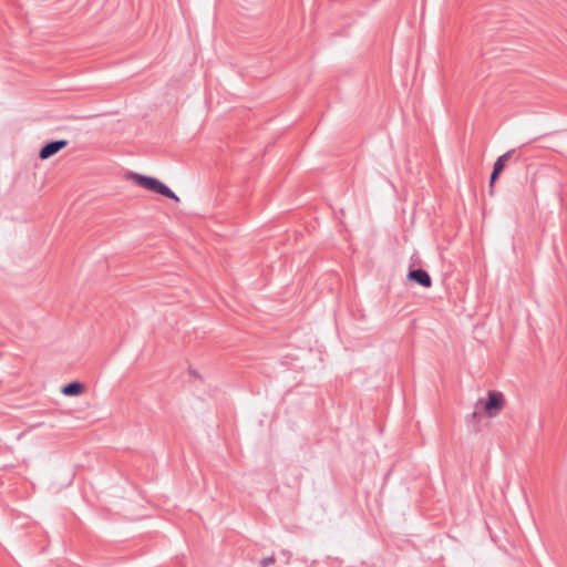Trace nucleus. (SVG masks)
Instances as JSON below:
<instances>
[{
	"label": "nucleus",
	"instance_id": "obj_4",
	"mask_svg": "<svg viewBox=\"0 0 567 567\" xmlns=\"http://www.w3.org/2000/svg\"><path fill=\"white\" fill-rule=\"evenodd\" d=\"M408 279L425 288H430L432 286V279L424 269H410L408 272Z\"/></svg>",
	"mask_w": 567,
	"mask_h": 567
},
{
	"label": "nucleus",
	"instance_id": "obj_7",
	"mask_svg": "<svg viewBox=\"0 0 567 567\" xmlns=\"http://www.w3.org/2000/svg\"><path fill=\"white\" fill-rule=\"evenodd\" d=\"M275 557L274 556H269V557H265L260 560V567H269L270 565H272L275 563Z\"/></svg>",
	"mask_w": 567,
	"mask_h": 567
},
{
	"label": "nucleus",
	"instance_id": "obj_1",
	"mask_svg": "<svg viewBox=\"0 0 567 567\" xmlns=\"http://www.w3.org/2000/svg\"><path fill=\"white\" fill-rule=\"evenodd\" d=\"M504 406V399L501 392L488 391L487 400H478L475 403L474 411L467 416V421L476 420L481 417L483 414H486L489 417L496 416Z\"/></svg>",
	"mask_w": 567,
	"mask_h": 567
},
{
	"label": "nucleus",
	"instance_id": "obj_5",
	"mask_svg": "<svg viewBox=\"0 0 567 567\" xmlns=\"http://www.w3.org/2000/svg\"><path fill=\"white\" fill-rule=\"evenodd\" d=\"M514 150L506 152L501 155L496 162L494 163L493 172L491 174L489 185L493 186L495 181L498 178L499 174L503 172L506 162L512 157Z\"/></svg>",
	"mask_w": 567,
	"mask_h": 567
},
{
	"label": "nucleus",
	"instance_id": "obj_3",
	"mask_svg": "<svg viewBox=\"0 0 567 567\" xmlns=\"http://www.w3.org/2000/svg\"><path fill=\"white\" fill-rule=\"evenodd\" d=\"M68 145L66 140H58V141H51L42 146V148L39 152V157L41 159H48L59 153L61 150H63Z\"/></svg>",
	"mask_w": 567,
	"mask_h": 567
},
{
	"label": "nucleus",
	"instance_id": "obj_2",
	"mask_svg": "<svg viewBox=\"0 0 567 567\" xmlns=\"http://www.w3.org/2000/svg\"><path fill=\"white\" fill-rule=\"evenodd\" d=\"M131 179L134 181L142 188L161 194L176 202L179 200L178 196L169 187H167L165 184H163L162 182L154 177L132 173Z\"/></svg>",
	"mask_w": 567,
	"mask_h": 567
},
{
	"label": "nucleus",
	"instance_id": "obj_6",
	"mask_svg": "<svg viewBox=\"0 0 567 567\" xmlns=\"http://www.w3.org/2000/svg\"><path fill=\"white\" fill-rule=\"evenodd\" d=\"M83 384L80 382H71L62 388V393L68 396L79 395L83 392Z\"/></svg>",
	"mask_w": 567,
	"mask_h": 567
}]
</instances>
